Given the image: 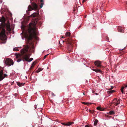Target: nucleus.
I'll return each mask as SVG.
<instances>
[{
	"instance_id": "nucleus-1",
	"label": "nucleus",
	"mask_w": 127,
	"mask_h": 127,
	"mask_svg": "<svg viewBox=\"0 0 127 127\" xmlns=\"http://www.w3.org/2000/svg\"><path fill=\"white\" fill-rule=\"evenodd\" d=\"M21 29L22 33L24 35L25 38L27 40L28 44L23 46V48L21 50V54H18L16 55V58L18 59L17 62L22 60L23 61L25 60L28 62H30L33 59L31 58L29 59L30 55V53L33 52V50L35 48L33 42L32 41V37L37 35L36 28L32 23H30L28 29L24 26H22Z\"/></svg>"
},
{
	"instance_id": "nucleus-2",
	"label": "nucleus",
	"mask_w": 127,
	"mask_h": 127,
	"mask_svg": "<svg viewBox=\"0 0 127 127\" xmlns=\"http://www.w3.org/2000/svg\"><path fill=\"white\" fill-rule=\"evenodd\" d=\"M6 38L5 30L3 28L2 29L1 32L0 33V38L2 40H6Z\"/></svg>"
},
{
	"instance_id": "nucleus-3",
	"label": "nucleus",
	"mask_w": 127,
	"mask_h": 127,
	"mask_svg": "<svg viewBox=\"0 0 127 127\" xmlns=\"http://www.w3.org/2000/svg\"><path fill=\"white\" fill-rule=\"evenodd\" d=\"M32 6L30 5H29L28 7V9L29 11H30L32 10H36L37 9L38 5L35 3H33L32 4Z\"/></svg>"
},
{
	"instance_id": "nucleus-4",
	"label": "nucleus",
	"mask_w": 127,
	"mask_h": 127,
	"mask_svg": "<svg viewBox=\"0 0 127 127\" xmlns=\"http://www.w3.org/2000/svg\"><path fill=\"white\" fill-rule=\"evenodd\" d=\"M5 63L7 65L9 66L13 65L14 64L13 60L10 59H7L5 61Z\"/></svg>"
},
{
	"instance_id": "nucleus-5",
	"label": "nucleus",
	"mask_w": 127,
	"mask_h": 127,
	"mask_svg": "<svg viewBox=\"0 0 127 127\" xmlns=\"http://www.w3.org/2000/svg\"><path fill=\"white\" fill-rule=\"evenodd\" d=\"M3 70H1L0 72V81L2 80L4 78L7 76V75L4 74L3 75Z\"/></svg>"
},
{
	"instance_id": "nucleus-6",
	"label": "nucleus",
	"mask_w": 127,
	"mask_h": 127,
	"mask_svg": "<svg viewBox=\"0 0 127 127\" xmlns=\"http://www.w3.org/2000/svg\"><path fill=\"white\" fill-rule=\"evenodd\" d=\"M95 64L97 67H101L102 66L101 64V62L98 61H96L95 62Z\"/></svg>"
},
{
	"instance_id": "nucleus-7",
	"label": "nucleus",
	"mask_w": 127,
	"mask_h": 127,
	"mask_svg": "<svg viewBox=\"0 0 127 127\" xmlns=\"http://www.w3.org/2000/svg\"><path fill=\"white\" fill-rule=\"evenodd\" d=\"M0 21L2 23H4L5 21V19L4 16H2V17L0 19ZM3 25V26H5L6 25V24L4 23Z\"/></svg>"
},
{
	"instance_id": "nucleus-8",
	"label": "nucleus",
	"mask_w": 127,
	"mask_h": 127,
	"mask_svg": "<svg viewBox=\"0 0 127 127\" xmlns=\"http://www.w3.org/2000/svg\"><path fill=\"white\" fill-rule=\"evenodd\" d=\"M39 15V13L38 12L37 13H34L31 15V16L32 17H35L38 16Z\"/></svg>"
},
{
	"instance_id": "nucleus-9",
	"label": "nucleus",
	"mask_w": 127,
	"mask_h": 127,
	"mask_svg": "<svg viewBox=\"0 0 127 127\" xmlns=\"http://www.w3.org/2000/svg\"><path fill=\"white\" fill-rule=\"evenodd\" d=\"M118 30L119 32H123L124 30L123 28L122 27L118 26Z\"/></svg>"
},
{
	"instance_id": "nucleus-10",
	"label": "nucleus",
	"mask_w": 127,
	"mask_h": 127,
	"mask_svg": "<svg viewBox=\"0 0 127 127\" xmlns=\"http://www.w3.org/2000/svg\"><path fill=\"white\" fill-rule=\"evenodd\" d=\"M72 41L70 39L68 38L67 41H66V43L67 44H68L71 45L72 43Z\"/></svg>"
},
{
	"instance_id": "nucleus-11",
	"label": "nucleus",
	"mask_w": 127,
	"mask_h": 127,
	"mask_svg": "<svg viewBox=\"0 0 127 127\" xmlns=\"http://www.w3.org/2000/svg\"><path fill=\"white\" fill-rule=\"evenodd\" d=\"M17 84L19 87H21L23 86L25 83H22L20 82H17Z\"/></svg>"
},
{
	"instance_id": "nucleus-12",
	"label": "nucleus",
	"mask_w": 127,
	"mask_h": 127,
	"mask_svg": "<svg viewBox=\"0 0 127 127\" xmlns=\"http://www.w3.org/2000/svg\"><path fill=\"white\" fill-rule=\"evenodd\" d=\"M92 70L97 73L99 72L100 73H101V71L100 69H93Z\"/></svg>"
},
{
	"instance_id": "nucleus-13",
	"label": "nucleus",
	"mask_w": 127,
	"mask_h": 127,
	"mask_svg": "<svg viewBox=\"0 0 127 127\" xmlns=\"http://www.w3.org/2000/svg\"><path fill=\"white\" fill-rule=\"evenodd\" d=\"M6 29L9 32H10L11 29L10 28V26L9 25H7L6 26Z\"/></svg>"
},
{
	"instance_id": "nucleus-14",
	"label": "nucleus",
	"mask_w": 127,
	"mask_h": 127,
	"mask_svg": "<svg viewBox=\"0 0 127 127\" xmlns=\"http://www.w3.org/2000/svg\"><path fill=\"white\" fill-rule=\"evenodd\" d=\"M43 69V68H39L36 71V72L37 73L41 71Z\"/></svg>"
},
{
	"instance_id": "nucleus-15",
	"label": "nucleus",
	"mask_w": 127,
	"mask_h": 127,
	"mask_svg": "<svg viewBox=\"0 0 127 127\" xmlns=\"http://www.w3.org/2000/svg\"><path fill=\"white\" fill-rule=\"evenodd\" d=\"M70 33L69 32H67L66 33V36H70Z\"/></svg>"
},
{
	"instance_id": "nucleus-16",
	"label": "nucleus",
	"mask_w": 127,
	"mask_h": 127,
	"mask_svg": "<svg viewBox=\"0 0 127 127\" xmlns=\"http://www.w3.org/2000/svg\"><path fill=\"white\" fill-rule=\"evenodd\" d=\"M13 50L14 51H19V50L17 48H14L13 49Z\"/></svg>"
},
{
	"instance_id": "nucleus-17",
	"label": "nucleus",
	"mask_w": 127,
	"mask_h": 127,
	"mask_svg": "<svg viewBox=\"0 0 127 127\" xmlns=\"http://www.w3.org/2000/svg\"><path fill=\"white\" fill-rule=\"evenodd\" d=\"M121 87H127V84H125L124 85V86H122Z\"/></svg>"
},
{
	"instance_id": "nucleus-18",
	"label": "nucleus",
	"mask_w": 127,
	"mask_h": 127,
	"mask_svg": "<svg viewBox=\"0 0 127 127\" xmlns=\"http://www.w3.org/2000/svg\"><path fill=\"white\" fill-rule=\"evenodd\" d=\"M43 4H44L43 3H41L40 5V7L41 8H42V7L43 6Z\"/></svg>"
},
{
	"instance_id": "nucleus-19",
	"label": "nucleus",
	"mask_w": 127,
	"mask_h": 127,
	"mask_svg": "<svg viewBox=\"0 0 127 127\" xmlns=\"http://www.w3.org/2000/svg\"><path fill=\"white\" fill-rule=\"evenodd\" d=\"M125 48H124V49H120L119 50V51L120 52H121L122 51H123L124 49Z\"/></svg>"
},
{
	"instance_id": "nucleus-20",
	"label": "nucleus",
	"mask_w": 127,
	"mask_h": 127,
	"mask_svg": "<svg viewBox=\"0 0 127 127\" xmlns=\"http://www.w3.org/2000/svg\"><path fill=\"white\" fill-rule=\"evenodd\" d=\"M48 54H47V55H45L44 56V59H45L46 58V57L48 56Z\"/></svg>"
},
{
	"instance_id": "nucleus-21",
	"label": "nucleus",
	"mask_w": 127,
	"mask_h": 127,
	"mask_svg": "<svg viewBox=\"0 0 127 127\" xmlns=\"http://www.w3.org/2000/svg\"><path fill=\"white\" fill-rule=\"evenodd\" d=\"M35 65V64L34 63V62H33L32 64V66L33 67L34 65Z\"/></svg>"
},
{
	"instance_id": "nucleus-22",
	"label": "nucleus",
	"mask_w": 127,
	"mask_h": 127,
	"mask_svg": "<svg viewBox=\"0 0 127 127\" xmlns=\"http://www.w3.org/2000/svg\"><path fill=\"white\" fill-rule=\"evenodd\" d=\"M87 0H83L82 1V3H83L84 2H85V1Z\"/></svg>"
},
{
	"instance_id": "nucleus-23",
	"label": "nucleus",
	"mask_w": 127,
	"mask_h": 127,
	"mask_svg": "<svg viewBox=\"0 0 127 127\" xmlns=\"http://www.w3.org/2000/svg\"><path fill=\"white\" fill-rule=\"evenodd\" d=\"M40 2L41 3H43V0H40Z\"/></svg>"
},
{
	"instance_id": "nucleus-24",
	"label": "nucleus",
	"mask_w": 127,
	"mask_h": 127,
	"mask_svg": "<svg viewBox=\"0 0 127 127\" xmlns=\"http://www.w3.org/2000/svg\"><path fill=\"white\" fill-rule=\"evenodd\" d=\"M33 67V66H32L30 68L29 70H31L32 68V67Z\"/></svg>"
},
{
	"instance_id": "nucleus-25",
	"label": "nucleus",
	"mask_w": 127,
	"mask_h": 127,
	"mask_svg": "<svg viewBox=\"0 0 127 127\" xmlns=\"http://www.w3.org/2000/svg\"><path fill=\"white\" fill-rule=\"evenodd\" d=\"M107 41H109V40L108 39V37L107 38Z\"/></svg>"
},
{
	"instance_id": "nucleus-26",
	"label": "nucleus",
	"mask_w": 127,
	"mask_h": 127,
	"mask_svg": "<svg viewBox=\"0 0 127 127\" xmlns=\"http://www.w3.org/2000/svg\"><path fill=\"white\" fill-rule=\"evenodd\" d=\"M75 10H76L75 9V8H74V9L73 10V11L74 12H75Z\"/></svg>"
},
{
	"instance_id": "nucleus-27",
	"label": "nucleus",
	"mask_w": 127,
	"mask_h": 127,
	"mask_svg": "<svg viewBox=\"0 0 127 127\" xmlns=\"http://www.w3.org/2000/svg\"><path fill=\"white\" fill-rule=\"evenodd\" d=\"M27 13L28 14V13L29 12L28 11H27Z\"/></svg>"
},
{
	"instance_id": "nucleus-28",
	"label": "nucleus",
	"mask_w": 127,
	"mask_h": 127,
	"mask_svg": "<svg viewBox=\"0 0 127 127\" xmlns=\"http://www.w3.org/2000/svg\"><path fill=\"white\" fill-rule=\"evenodd\" d=\"M64 37L63 36H62V38H63Z\"/></svg>"
},
{
	"instance_id": "nucleus-29",
	"label": "nucleus",
	"mask_w": 127,
	"mask_h": 127,
	"mask_svg": "<svg viewBox=\"0 0 127 127\" xmlns=\"http://www.w3.org/2000/svg\"><path fill=\"white\" fill-rule=\"evenodd\" d=\"M111 88H112V87H113V86H111Z\"/></svg>"
},
{
	"instance_id": "nucleus-30",
	"label": "nucleus",
	"mask_w": 127,
	"mask_h": 127,
	"mask_svg": "<svg viewBox=\"0 0 127 127\" xmlns=\"http://www.w3.org/2000/svg\"><path fill=\"white\" fill-rule=\"evenodd\" d=\"M64 42V40H63V42Z\"/></svg>"
},
{
	"instance_id": "nucleus-31",
	"label": "nucleus",
	"mask_w": 127,
	"mask_h": 127,
	"mask_svg": "<svg viewBox=\"0 0 127 127\" xmlns=\"http://www.w3.org/2000/svg\"><path fill=\"white\" fill-rule=\"evenodd\" d=\"M60 41H59V44H61L60 43Z\"/></svg>"
}]
</instances>
